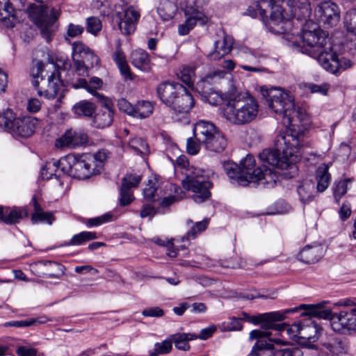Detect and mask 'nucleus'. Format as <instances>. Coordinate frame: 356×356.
I'll return each mask as SVG.
<instances>
[{
	"instance_id": "f257e3e1",
	"label": "nucleus",
	"mask_w": 356,
	"mask_h": 356,
	"mask_svg": "<svg viewBox=\"0 0 356 356\" xmlns=\"http://www.w3.org/2000/svg\"><path fill=\"white\" fill-rule=\"evenodd\" d=\"M279 1H266L272 10L268 26L270 32L282 35L284 44L316 59L323 69L334 74L352 67L353 62L337 53L338 47L309 20L312 8L309 0L283 1L290 13L277 3Z\"/></svg>"
},
{
	"instance_id": "f03ea898",
	"label": "nucleus",
	"mask_w": 356,
	"mask_h": 356,
	"mask_svg": "<svg viewBox=\"0 0 356 356\" xmlns=\"http://www.w3.org/2000/svg\"><path fill=\"white\" fill-rule=\"evenodd\" d=\"M260 92L268 107L286 120L288 128L275 138L273 147L263 149L258 156H295L299 152L303 131L309 124L307 113L296 108L294 97L288 90L263 86Z\"/></svg>"
},
{
	"instance_id": "7ed1b4c3",
	"label": "nucleus",
	"mask_w": 356,
	"mask_h": 356,
	"mask_svg": "<svg viewBox=\"0 0 356 356\" xmlns=\"http://www.w3.org/2000/svg\"><path fill=\"white\" fill-rule=\"evenodd\" d=\"M259 158L262 159L259 167H256L254 157H244L239 164L227 159L222 161V165L231 182L242 186L253 183L273 187L279 175L292 178L298 174L296 160L293 157Z\"/></svg>"
},
{
	"instance_id": "20e7f679",
	"label": "nucleus",
	"mask_w": 356,
	"mask_h": 356,
	"mask_svg": "<svg viewBox=\"0 0 356 356\" xmlns=\"http://www.w3.org/2000/svg\"><path fill=\"white\" fill-rule=\"evenodd\" d=\"M334 305L345 308L334 313L330 309H324L322 304L301 305L300 308L304 309L301 314L302 316L329 319L331 327L335 332L343 334L356 333V299H341Z\"/></svg>"
},
{
	"instance_id": "39448f33",
	"label": "nucleus",
	"mask_w": 356,
	"mask_h": 356,
	"mask_svg": "<svg viewBox=\"0 0 356 356\" xmlns=\"http://www.w3.org/2000/svg\"><path fill=\"white\" fill-rule=\"evenodd\" d=\"M259 111L258 102L248 92L243 93L232 88L225 95L222 116L232 124L241 126L253 122Z\"/></svg>"
},
{
	"instance_id": "423d86ee",
	"label": "nucleus",
	"mask_w": 356,
	"mask_h": 356,
	"mask_svg": "<svg viewBox=\"0 0 356 356\" xmlns=\"http://www.w3.org/2000/svg\"><path fill=\"white\" fill-rule=\"evenodd\" d=\"M157 93L161 100L173 111L172 119L181 124L189 123V111L195 104L191 92L181 83L165 81L157 87Z\"/></svg>"
},
{
	"instance_id": "0eeeda50",
	"label": "nucleus",
	"mask_w": 356,
	"mask_h": 356,
	"mask_svg": "<svg viewBox=\"0 0 356 356\" xmlns=\"http://www.w3.org/2000/svg\"><path fill=\"white\" fill-rule=\"evenodd\" d=\"M81 157H60L59 160L54 159L46 162L45 165L42 169V176L43 179H49L52 177L56 172L60 170L69 176L78 179H86L89 178L92 174L99 172L96 169L97 165L102 164L106 157H89L88 160L81 159Z\"/></svg>"
},
{
	"instance_id": "6e6552de",
	"label": "nucleus",
	"mask_w": 356,
	"mask_h": 356,
	"mask_svg": "<svg viewBox=\"0 0 356 356\" xmlns=\"http://www.w3.org/2000/svg\"><path fill=\"white\" fill-rule=\"evenodd\" d=\"M174 165L185 174L182 186L185 190L193 193L191 198L195 203L201 204L210 197L212 184L202 175L201 170L190 166L187 157H177Z\"/></svg>"
},
{
	"instance_id": "1a4fd4ad",
	"label": "nucleus",
	"mask_w": 356,
	"mask_h": 356,
	"mask_svg": "<svg viewBox=\"0 0 356 356\" xmlns=\"http://www.w3.org/2000/svg\"><path fill=\"white\" fill-rule=\"evenodd\" d=\"M70 67V62L68 60H65L63 63V65L59 67L58 76H56L54 74H51L49 76L47 81V88H44L40 86V82L38 81V79L40 78V81L46 83L42 75L44 64L41 60H35L31 70V75L33 77V85L37 89L38 94L47 99H54L58 97V101L60 102L64 96L62 90L63 82H66V77L68 76L67 74V69Z\"/></svg>"
},
{
	"instance_id": "9d476101",
	"label": "nucleus",
	"mask_w": 356,
	"mask_h": 356,
	"mask_svg": "<svg viewBox=\"0 0 356 356\" xmlns=\"http://www.w3.org/2000/svg\"><path fill=\"white\" fill-rule=\"evenodd\" d=\"M38 120L31 115L16 116L10 108L0 113V131L10 134L15 138H27L35 131Z\"/></svg>"
},
{
	"instance_id": "9b49d317",
	"label": "nucleus",
	"mask_w": 356,
	"mask_h": 356,
	"mask_svg": "<svg viewBox=\"0 0 356 356\" xmlns=\"http://www.w3.org/2000/svg\"><path fill=\"white\" fill-rule=\"evenodd\" d=\"M28 15L34 24L40 30L41 34L49 42L51 40V34L56 29V23L60 12L56 8L48 6L31 5L27 9Z\"/></svg>"
},
{
	"instance_id": "f8f14e48",
	"label": "nucleus",
	"mask_w": 356,
	"mask_h": 356,
	"mask_svg": "<svg viewBox=\"0 0 356 356\" xmlns=\"http://www.w3.org/2000/svg\"><path fill=\"white\" fill-rule=\"evenodd\" d=\"M204 0H193L188 1L180 8L183 10L186 17L185 22L178 26V33L179 35H186L195 26L196 24L204 25L209 21V17L200 10L205 5Z\"/></svg>"
},
{
	"instance_id": "ddd939ff",
	"label": "nucleus",
	"mask_w": 356,
	"mask_h": 356,
	"mask_svg": "<svg viewBox=\"0 0 356 356\" xmlns=\"http://www.w3.org/2000/svg\"><path fill=\"white\" fill-rule=\"evenodd\" d=\"M140 9L134 5L127 4L116 10L113 15V22L118 25L120 32L124 35L133 33L140 18Z\"/></svg>"
},
{
	"instance_id": "4468645a",
	"label": "nucleus",
	"mask_w": 356,
	"mask_h": 356,
	"mask_svg": "<svg viewBox=\"0 0 356 356\" xmlns=\"http://www.w3.org/2000/svg\"><path fill=\"white\" fill-rule=\"evenodd\" d=\"M314 17L325 27H333L340 20V10L335 3L331 1H324L320 2L315 8Z\"/></svg>"
},
{
	"instance_id": "2eb2a0df",
	"label": "nucleus",
	"mask_w": 356,
	"mask_h": 356,
	"mask_svg": "<svg viewBox=\"0 0 356 356\" xmlns=\"http://www.w3.org/2000/svg\"><path fill=\"white\" fill-rule=\"evenodd\" d=\"M67 74L68 76L66 77V83L68 85L75 89L83 88L92 95L97 96L101 102L102 101V97L104 96L97 92L103 86V81L100 78L92 76L89 79V81H87L83 78L85 76H77L76 73H74V71H69Z\"/></svg>"
},
{
	"instance_id": "dca6fc26",
	"label": "nucleus",
	"mask_w": 356,
	"mask_h": 356,
	"mask_svg": "<svg viewBox=\"0 0 356 356\" xmlns=\"http://www.w3.org/2000/svg\"><path fill=\"white\" fill-rule=\"evenodd\" d=\"M88 137L84 132L68 129L55 140L54 147L58 150L72 149L88 145Z\"/></svg>"
},
{
	"instance_id": "f3484780",
	"label": "nucleus",
	"mask_w": 356,
	"mask_h": 356,
	"mask_svg": "<svg viewBox=\"0 0 356 356\" xmlns=\"http://www.w3.org/2000/svg\"><path fill=\"white\" fill-rule=\"evenodd\" d=\"M291 330L295 333V337L305 340V343H311L318 339L322 329L311 319H308L304 322L294 323Z\"/></svg>"
},
{
	"instance_id": "a211bd4d",
	"label": "nucleus",
	"mask_w": 356,
	"mask_h": 356,
	"mask_svg": "<svg viewBox=\"0 0 356 356\" xmlns=\"http://www.w3.org/2000/svg\"><path fill=\"white\" fill-rule=\"evenodd\" d=\"M72 57L74 61V67L71 69L70 66L67 69V71H74V73H76L77 76H87L88 67L84 65L82 58L86 56L90 49L81 41L74 42L72 44Z\"/></svg>"
},
{
	"instance_id": "6ab92c4d",
	"label": "nucleus",
	"mask_w": 356,
	"mask_h": 356,
	"mask_svg": "<svg viewBox=\"0 0 356 356\" xmlns=\"http://www.w3.org/2000/svg\"><path fill=\"white\" fill-rule=\"evenodd\" d=\"M140 181L141 177L138 175L127 174L122 178L120 198L122 206L128 205L132 202L134 197L131 189L137 187Z\"/></svg>"
},
{
	"instance_id": "aec40b11",
	"label": "nucleus",
	"mask_w": 356,
	"mask_h": 356,
	"mask_svg": "<svg viewBox=\"0 0 356 356\" xmlns=\"http://www.w3.org/2000/svg\"><path fill=\"white\" fill-rule=\"evenodd\" d=\"M102 108L95 116L94 123L97 128L103 129L109 127L113 121V104L111 100L102 97Z\"/></svg>"
},
{
	"instance_id": "412c9836",
	"label": "nucleus",
	"mask_w": 356,
	"mask_h": 356,
	"mask_svg": "<svg viewBox=\"0 0 356 356\" xmlns=\"http://www.w3.org/2000/svg\"><path fill=\"white\" fill-rule=\"evenodd\" d=\"M219 129L209 121L198 120L193 125V134L197 140L205 143L210 138L213 136Z\"/></svg>"
},
{
	"instance_id": "4be33fe9",
	"label": "nucleus",
	"mask_w": 356,
	"mask_h": 356,
	"mask_svg": "<svg viewBox=\"0 0 356 356\" xmlns=\"http://www.w3.org/2000/svg\"><path fill=\"white\" fill-rule=\"evenodd\" d=\"M238 54L246 62L252 65H240L239 66L241 69L250 72H259L262 71V68L259 66L261 58H264L262 54L252 52L247 47L241 48L238 51Z\"/></svg>"
},
{
	"instance_id": "5701e85b",
	"label": "nucleus",
	"mask_w": 356,
	"mask_h": 356,
	"mask_svg": "<svg viewBox=\"0 0 356 356\" xmlns=\"http://www.w3.org/2000/svg\"><path fill=\"white\" fill-rule=\"evenodd\" d=\"M300 309H302L299 307L285 309L284 311L264 313L257 316H250L249 323L254 325L262 323V327L266 328V323L270 320H284L286 314L296 312Z\"/></svg>"
},
{
	"instance_id": "b1692460",
	"label": "nucleus",
	"mask_w": 356,
	"mask_h": 356,
	"mask_svg": "<svg viewBox=\"0 0 356 356\" xmlns=\"http://www.w3.org/2000/svg\"><path fill=\"white\" fill-rule=\"evenodd\" d=\"M323 254V248L321 245H307L299 252L297 258L305 264H311L318 261Z\"/></svg>"
},
{
	"instance_id": "393cba45",
	"label": "nucleus",
	"mask_w": 356,
	"mask_h": 356,
	"mask_svg": "<svg viewBox=\"0 0 356 356\" xmlns=\"http://www.w3.org/2000/svg\"><path fill=\"white\" fill-rule=\"evenodd\" d=\"M233 38L230 35H224L222 40L214 42L213 51L208 54L212 60H218L228 54L233 47Z\"/></svg>"
},
{
	"instance_id": "a878e982",
	"label": "nucleus",
	"mask_w": 356,
	"mask_h": 356,
	"mask_svg": "<svg viewBox=\"0 0 356 356\" xmlns=\"http://www.w3.org/2000/svg\"><path fill=\"white\" fill-rule=\"evenodd\" d=\"M321 343L330 353L336 355L344 354L348 350V341L343 337L330 336Z\"/></svg>"
},
{
	"instance_id": "bb28decb",
	"label": "nucleus",
	"mask_w": 356,
	"mask_h": 356,
	"mask_svg": "<svg viewBox=\"0 0 356 356\" xmlns=\"http://www.w3.org/2000/svg\"><path fill=\"white\" fill-rule=\"evenodd\" d=\"M131 64L137 69L144 72H148L152 68L151 60L147 52L143 49L133 51L130 56Z\"/></svg>"
},
{
	"instance_id": "cd10ccee",
	"label": "nucleus",
	"mask_w": 356,
	"mask_h": 356,
	"mask_svg": "<svg viewBox=\"0 0 356 356\" xmlns=\"http://www.w3.org/2000/svg\"><path fill=\"white\" fill-rule=\"evenodd\" d=\"M200 88H199L198 84H196V90L200 95L201 99L204 102H207L213 106L220 104L223 100L225 102V95L227 92L222 95L219 92L214 90L210 87L206 88L205 86H204Z\"/></svg>"
},
{
	"instance_id": "c85d7f7f",
	"label": "nucleus",
	"mask_w": 356,
	"mask_h": 356,
	"mask_svg": "<svg viewBox=\"0 0 356 356\" xmlns=\"http://www.w3.org/2000/svg\"><path fill=\"white\" fill-rule=\"evenodd\" d=\"M178 8L177 0H160L156 11L163 21H168L174 17Z\"/></svg>"
},
{
	"instance_id": "c756f323",
	"label": "nucleus",
	"mask_w": 356,
	"mask_h": 356,
	"mask_svg": "<svg viewBox=\"0 0 356 356\" xmlns=\"http://www.w3.org/2000/svg\"><path fill=\"white\" fill-rule=\"evenodd\" d=\"M203 146L211 152L220 154L226 149L227 142L224 134L219 130L213 136L204 143Z\"/></svg>"
},
{
	"instance_id": "7c9ffc66",
	"label": "nucleus",
	"mask_w": 356,
	"mask_h": 356,
	"mask_svg": "<svg viewBox=\"0 0 356 356\" xmlns=\"http://www.w3.org/2000/svg\"><path fill=\"white\" fill-rule=\"evenodd\" d=\"M329 168V164L322 163L318 167L316 171L315 177L317 181V192H324L330 185L331 175L328 172Z\"/></svg>"
},
{
	"instance_id": "2f4dec72",
	"label": "nucleus",
	"mask_w": 356,
	"mask_h": 356,
	"mask_svg": "<svg viewBox=\"0 0 356 356\" xmlns=\"http://www.w3.org/2000/svg\"><path fill=\"white\" fill-rule=\"evenodd\" d=\"M113 60L118 66L120 74L125 79L133 80L132 74L127 61L125 54L120 47H117L113 53Z\"/></svg>"
},
{
	"instance_id": "473e14b6",
	"label": "nucleus",
	"mask_w": 356,
	"mask_h": 356,
	"mask_svg": "<svg viewBox=\"0 0 356 356\" xmlns=\"http://www.w3.org/2000/svg\"><path fill=\"white\" fill-rule=\"evenodd\" d=\"M31 202L34 208V212L31 215L33 223L47 222L49 225H51L54 220L53 213L51 212H44L35 196L32 197Z\"/></svg>"
},
{
	"instance_id": "72a5a7b5",
	"label": "nucleus",
	"mask_w": 356,
	"mask_h": 356,
	"mask_svg": "<svg viewBox=\"0 0 356 356\" xmlns=\"http://www.w3.org/2000/svg\"><path fill=\"white\" fill-rule=\"evenodd\" d=\"M27 215L26 210L23 208H3V215L1 216V220L6 224H15Z\"/></svg>"
},
{
	"instance_id": "f704fd0d",
	"label": "nucleus",
	"mask_w": 356,
	"mask_h": 356,
	"mask_svg": "<svg viewBox=\"0 0 356 356\" xmlns=\"http://www.w3.org/2000/svg\"><path fill=\"white\" fill-rule=\"evenodd\" d=\"M297 193L302 203L310 202L314 198L316 193L314 183L312 180L302 181L297 187Z\"/></svg>"
},
{
	"instance_id": "c9c22d12",
	"label": "nucleus",
	"mask_w": 356,
	"mask_h": 356,
	"mask_svg": "<svg viewBox=\"0 0 356 356\" xmlns=\"http://www.w3.org/2000/svg\"><path fill=\"white\" fill-rule=\"evenodd\" d=\"M186 225L189 229L186 234L181 238V242H184L185 240L189 241L191 239L195 238L197 234L207 229L209 225V219L205 218L202 221L195 222V224L193 220H187Z\"/></svg>"
},
{
	"instance_id": "e433bc0d",
	"label": "nucleus",
	"mask_w": 356,
	"mask_h": 356,
	"mask_svg": "<svg viewBox=\"0 0 356 356\" xmlns=\"http://www.w3.org/2000/svg\"><path fill=\"white\" fill-rule=\"evenodd\" d=\"M170 339L177 349L186 351L190 348L188 341L197 337L196 334L192 333H176L170 335Z\"/></svg>"
},
{
	"instance_id": "4c0bfd02",
	"label": "nucleus",
	"mask_w": 356,
	"mask_h": 356,
	"mask_svg": "<svg viewBox=\"0 0 356 356\" xmlns=\"http://www.w3.org/2000/svg\"><path fill=\"white\" fill-rule=\"evenodd\" d=\"M98 236L96 232L83 231L72 236V238L65 242L64 246L82 245L88 241L96 239Z\"/></svg>"
},
{
	"instance_id": "58836bf2",
	"label": "nucleus",
	"mask_w": 356,
	"mask_h": 356,
	"mask_svg": "<svg viewBox=\"0 0 356 356\" xmlns=\"http://www.w3.org/2000/svg\"><path fill=\"white\" fill-rule=\"evenodd\" d=\"M195 69L194 65H183L177 74L179 80L187 85L192 87L195 79Z\"/></svg>"
},
{
	"instance_id": "ea45409f",
	"label": "nucleus",
	"mask_w": 356,
	"mask_h": 356,
	"mask_svg": "<svg viewBox=\"0 0 356 356\" xmlns=\"http://www.w3.org/2000/svg\"><path fill=\"white\" fill-rule=\"evenodd\" d=\"M154 110V106L150 102L139 101L134 105L133 117L144 119L150 116Z\"/></svg>"
},
{
	"instance_id": "a19ab883",
	"label": "nucleus",
	"mask_w": 356,
	"mask_h": 356,
	"mask_svg": "<svg viewBox=\"0 0 356 356\" xmlns=\"http://www.w3.org/2000/svg\"><path fill=\"white\" fill-rule=\"evenodd\" d=\"M13 7L9 0H0V21L5 23L8 27H13L10 18H13Z\"/></svg>"
},
{
	"instance_id": "79ce46f5",
	"label": "nucleus",
	"mask_w": 356,
	"mask_h": 356,
	"mask_svg": "<svg viewBox=\"0 0 356 356\" xmlns=\"http://www.w3.org/2000/svg\"><path fill=\"white\" fill-rule=\"evenodd\" d=\"M129 148L132 151L131 153L140 154L141 156H147L150 154L148 144L142 138H134L130 140Z\"/></svg>"
},
{
	"instance_id": "37998d69",
	"label": "nucleus",
	"mask_w": 356,
	"mask_h": 356,
	"mask_svg": "<svg viewBox=\"0 0 356 356\" xmlns=\"http://www.w3.org/2000/svg\"><path fill=\"white\" fill-rule=\"evenodd\" d=\"M226 74L227 72L223 70H214L207 74L197 84H198L199 88H201L200 87L205 86V84H215L224 79Z\"/></svg>"
},
{
	"instance_id": "c03bdc74",
	"label": "nucleus",
	"mask_w": 356,
	"mask_h": 356,
	"mask_svg": "<svg viewBox=\"0 0 356 356\" xmlns=\"http://www.w3.org/2000/svg\"><path fill=\"white\" fill-rule=\"evenodd\" d=\"M344 25L348 32L354 34L352 42L356 47V9L348 10L344 17Z\"/></svg>"
},
{
	"instance_id": "a18cd8bd",
	"label": "nucleus",
	"mask_w": 356,
	"mask_h": 356,
	"mask_svg": "<svg viewBox=\"0 0 356 356\" xmlns=\"http://www.w3.org/2000/svg\"><path fill=\"white\" fill-rule=\"evenodd\" d=\"M76 115L90 117L95 112V106L92 103L87 101H81L73 107Z\"/></svg>"
},
{
	"instance_id": "49530a36",
	"label": "nucleus",
	"mask_w": 356,
	"mask_h": 356,
	"mask_svg": "<svg viewBox=\"0 0 356 356\" xmlns=\"http://www.w3.org/2000/svg\"><path fill=\"white\" fill-rule=\"evenodd\" d=\"M172 348V344L170 339L163 340L161 343H156L154 348L149 350V356H157L159 355H164L169 353Z\"/></svg>"
},
{
	"instance_id": "de8ad7c7",
	"label": "nucleus",
	"mask_w": 356,
	"mask_h": 356,
	"mask_svg": "<svg viewBox=\"0 0 356 356\" xmlns=\"http://www.w3.org/2000/svg\"><path fill=\"white\" fill-rule=\"evenodd\" d=\"M268 356H303V352L298 347L286 348L282 349L270 350Z\"/></svg>"
},
{
	"instance_id": "09e8293b",
	"label": "nucleus",
	"mask_w": 356,
	"mask_h": 356,
	"mask_svg": "<svg viewBox=\"0 0 356 356\" xmlns=\"http://www.w3.org/2000/svg\"><path fill=\"white\" fill-rule=\"evenodd\" d=\"M352 179L348 178L334 183L333 193L334 200L337 203L339 202L341 198L346 193L348 190L347 184L350 183Z\"/></svg>"
},
{
	"instance_id": "8fccbe9b",
	"label": "nucleus",
	"mask_w": 356,
	"mask_h": 356,
	"mask_svg": "<svg viewBox=\"0 0 356 356\" xmlns=\"http://www.w3.org/2000/svg\"><path fill=\"white\" fill-rule=\"evenodd\" d=\"M202 146H203L202 141L195 138V136L190 137L186 140V152L191 156L197 154Z\"/></svg>"
},
{
	"instance_id": "3c124183",
	"label": "nucleus",
	"mask_w": 356,
	"mask_h": 356,
	"mask_svg": "<svg viewBox=\"0 0 356 356\" xmlns=\"http://www.w3.org/2000/svg\"><path fill=\"white\" fill-rule=\"evenodd\" d=\"M91 8L102 15H108L109 10L111 8V3L110 0H92Z\"/></svg>"
},
{
	"instance_id": "603ef678",
	"label": "nucleus",
	"mask_w": 356,
	"mask_h": 356,
	"mask_svg": "<svg viewBox=\"0 0 356 356\" xmlns=\"http://www.w3.org/2000/svg\"><path fill=\"white\" fill-rule=\"evenodd\" d=\"M102 25L100 19L96 17H90L86 21V30L88 33L97 35L102 30Z\"/></svg>"
},
{
	"instance_id": "864d4df0",
	"label": "nucleus",
	"mask_w": 356,
	"mask_h": 356,
	"mask_svg": "<svg viewBox=\"0 0 356 356\" xmlns=\"http://www.w3.org/2000/svg\"><path fill=\"white\" fill-rule=\"evenodd\" d=\"M273 348V345L269 343L264 340H257L253 346L250 355L252 356H261L262 353L265 350H271Z\"/></svg>"
},
{
	"instance_id": "5fc2aeb1",
	"label": "nucleus",
	"mask_w": 356,
	"mask_h": 356,
	"mask_svg": "<svg viewBox=\"0 0 356 356\" xmlns=\"http://www.w3.org/2000/svg\"><path fill=\"white\" fill-rule=\"evenodd\" d=\"M113 215L111 213H106L100 216L88 219L86 222V225L90 227L99 226L104 223L111 221Z\"/></svg>"
},
{
	"instance_id": "6e6d98bb",
	"label": "nucleus",
	"mask_w": 356,
	"mask_h": 356,
	"mask_svg": "<svg viewBox=\"0 0 356 356\" xmlns=\"http://www.w3.org/2000/svg\"><path fill=\"white\" fill-rule=\"evenodd\" d=\"M83 31L84 28L81 25L70 23L67 26L65 39L69 40L68 38L78 37L83 33Z\"/></svg>"
},
{
	"instance_id": "4d7b16f0",
	"label": "nucleus",
	"mask_w": 356,
	"mask_h": 356,
	"mask_svg": "<svg viewBox=\"0 0 356 356\" xmlns=\"http://www.w3.org/2000/svg\"><path fill=\"white\" fill-rule=\"evenodd\" d=\"M307 88L312 93L327 95L330 86L327 83H323L321 84L308 83Z\"/></svg>"
},
{
	"instance_id": "13d9d810",
	"label": "nucleus",
	"mask_w": 356,
	"mask_h": 356,
	"mask_svg": "<svg viewBox=\"0 0 356 356\" xmlns=\"http://www.w3.org/2000/svg\"><path fill=\"white\" fill-rule=\"evenodd\" d=\"M157 187L156 183H153L152 180H149L148 184L143 189V195L146 200L154 202L156 199V192Z\"/></svg>"
},
{
	"instance_id": "bf43d9fd",
	"label": "nucleus",
	"mask_w": 356,
	"mask_h": 356,
	"mask_svg": "<svg viewBox=\"0 0 356 356\" xmlns=\"http://www.w3.org/2000/svg\"><path fill=\"white\" fill-rule=\"evenodd\" d=\"M84 65L88 68L89 66L91 67H97L99 65L100 60L99 58L90 49L86 56L82 58Z\"/></svg>"
},
{
	"instance_id": "052dcab7",
	"label": "nucleus",
	"mask_w": 356,
	"mask_h": 356,
	"mask_svg": "<svg viewBox=\"0 0 356 356\" xmlns=\"http://www.w3.org/2000/svg\"><path fill=\"white\" fill-rule=\"evenodd\" d=\"M165 154L169 156L173 154L175 156H183L181 151L177 144L173 143L170 138H165Z\"/></svg>"
},
{
	"instance_id": "680f3d73",
	"label": "nucleus",
	"mask_w": 356,
	"mask_h": 356,
	"mask_svg": "<svg viewBox=\"0 0 356 356\" xmlns=\"http://www.w3.org/2000/svg\"><path fill=\"white\" fill-rule=\"evenodd\" d=\"M142 315L146 317L160 318L164 315V312L159 307H149L142 311Z\"/></svg>"
},
{
	"instance_id": "e2e57ef3",
	"label": "nucleus",
	"mask_w": 356,
	"mask_h": 356,
	"mask_svg": "<svg viewBox=\"0 0 356 356\" xmlns=\"http://www.w3.org/2000/svg\"><path fill=\"white\" fill-rule=\"evenodd\" d=\"M243 328V325L238 318L232 317L226 325H224L222 330L224 331H239Z\"/></svg>"
},
{
	"instance_id": "0e129e2a",
	"label": "nucleus",
	"mask_w": 356,
	"mask_h": 356,
	"mask_svg": "<svg viewBox=\"0 0 356 356\" xmlns=\"http://www.w3.org/2000/svg\"><path fill=\"white\" fill-rule=\"evenodd\" d=\"M118 108L133 117L134 106L131 104L127 99L121 98L118 101Z\"/></svg>"
},
{
	"instance_id": "69168bd1",
	"label": "nucleus",
	"mask_w": 356,
	"mask_h": 356,
	"mask_svg": "<svg viewBox=\"0 0 356 356\" xmlns=\"http://www.w3.org/2000/svg\"><path fill=\"white\" fill-rule=\"evenodd\" d=\"M16 354L18 356H40L37 355V350L35 348L26 346L17 347Z\"/></svg>"
},
{
	"instance_id": "338daca9",
	"label": "nucleus",
	"mask_w": 356,
	"mask_h": 356,
	"mask_svg": "<svg viewBox=\"0 0 356 356\" xmlns=\"http://www.w3.org/2000/svg\"><path fill=\"white\" fill-rule=\"evenodd\" d=\"M339 154L343 156H350V154L356 156V145L351 147L345 143H341L339 146Z\"/></svg>"
},
{
	"instance_id": "774afa93",
	"label": "nucleus",
	"mask_w": 356,
	"mask_h": 356,
	"mask_svg": "<svg viewBox=\"0 0 356 356\" xmlns=\"http://www.w3.org/2000/svg\"><path fill=\"white\" fill-rule=\"evenodd\" d=\"M350 204L348 202H344L339 211V217L341 220L345 221L350 217Z\"/></svg>"
}]
</instances>
